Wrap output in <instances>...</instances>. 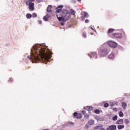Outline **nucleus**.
Listing matches in <instances>:
<instances>
[{
  "instance_id": "1",
  "label": "nucleus",
  "mask_w": 130,
  "mask_h": 130,
  "mask_svg": "<svg viewBox=\"0 0 130 130\" xmlns=\"http://www.w3.org/2000/svg\"><path fill=\"white\" fill-rule=\"evenodd\" d=\"M31 50L30 55L27 56V58L29 59L30 61H32V63H34V61L38 62L42 61L46 63L49 59L51 58V53L45 49L42 44L34 45Z\"/></svg>"
},
{
  "instance_id": "2",
  "label": "nucleus",
  "mask_w": 130,
  "mask_h": 130,
  "mask_svg": "<svg viewBox=\"0 0 130 130\" xmlns=\"http://www.w3.org/2000/svg\"><path fill=\"white\" fill-rule=\"evenodd\" d=\"M56 16L62 26H63L64 25V22L71 18V13L68 10H64L62 11V14L60 15L56 14Z\"/></svg>"
},
{
  "instance_id": "3",
  "label": "nucleus",
  "mask_w": 130,
  "mask_h": 130,
  "mask_svg": "<svg viewBox=\"0 0 130 130\" xmlns=\"http://www.w3.org/2000/svg\"><path fill=\"white\" fill-rule=\"evenodd\" d=\"M107 44L110 47H113V48H115L117 47V44L112 41H109L107 42Z\"/></svg>"
},
{
  "instance_id": "4",
  "label": "nucleus",
  "mask_w": 130,
  "mask_h": 130,
  "mask_svg": "<svg viewBox=\"0 0 130 130\" xmlns=\"http://www.w3.org/2000/svg\"><path fill=\"white\" fill-rule=\"evenodd\" d=\"M26 5H28L29 11H30V12L34 11V9L35 8H34V3L29 2V1H26Z\"/></svg>"
},
{
  "instance_id": "5",
  "label": "nucleus",
  "mask_w": 130,
  "mask_h": 130,
  "mask_svg": "<svg viewBox=\"0 0 130 130\" xmlns=\"http://www.w3.org/2000/svg\"><path fill=\"white\" fill-rule=\"evenodd\" d=\"M81 15H82L81 17V20L82 21L85 20V18H88L89 17V14L87 12H83L81 13Z\"/></svg>"
},
{
  "instance_id": "6",
  "label": "nucleus",
  "mask_w": 130,
  "mask_h": 130,
  "mask_svg": "<svg viewBox=\"0 0 130 130\" xmlns=\"http://www.w3.org/2000/svg\"><path fill=\"white\" fill-rule=\"evenodd\" d=\"M63 8V6L62 5H59L57 7V8H56V9H57L56 11V14H57V15H58V14H59V13L60 12H61V8ZM59 16V14H58Z\"/></svg>"
},
{
  "instance_id": "7",
  "label": "nucleus",
  "mask_w": 130,
  "mask_h": 130,
  "mask_svg": "<svg viewBox=\"0 0 130 130\" xmlns=\"http://www.w3.org/2000/svg\"><path fill=\"white\" fill-rule=\"evenodd\" d=\"M101 53H102V56H105V55H107L108 53H109V51H107V50H105L102 51V52L101 51L99 52L100 54Z\"/></svg>"
},
{
  "instance_id": "8",
  "label": "nucleus",
  "mask_w": 130,
  "mask_h": 130,
  "mask_svg": "<svg viewBox=\"0 0 130 130\" xmlns=\"http://www.w3.org/2000/svg\"><path fill=\"white\" fill-rule=\"evenodd\" d=\"M88 55L91 58H92V57L97 58V54H96V53H91L90 54H88Z\"/></svg>"
},
{
  "instance_id": "9",
  "label": "nucleus",
  "mask_w": 130,
  "mask_h": 130,
  "mask_svg": "<svg viewBox=\"0 0 130 130\" xmlns=\"http://www.w3.org/2000/svg\"><path fill=\"white\" fill-rule=\"evenodd\" d=\"M116 129V125H112L109 126V127L107 128V130H115Z\"/></svg>"
},
{
  "instance_id": "10",
  "label": "nucleus",
  "mask_w": 130,
  "mask_h": 130,
  "mask_svg": "<svg viewBox=\"0 0 130 130\" xmlns=\"http://www.w3.org/2000/svg\"><path fill=\"white\" fill-rule=\"evenodd\" d=\"M73 115L76 118H81L82 117L81 114H78L77 112L74 113Z\"/></svg>"
},
{
  "instance_id": "11",
  "label": "nucleus",
  "mask_w": 130,
  "mask_h": 130,
  "mask_svg": "<svg viewBox=\"0 0 130 130\" xmlns=\"http://www.w3.org/2000/svg\"><path fill=\"white\" fill-rule=\"evenodd\" d=\"M74 122H67L66 123V126H74Z\"/></svg>"
},
{
  "instance_id": "12",
  "label": "nucleus",
  "mask_w": 130,
  "mask_h": 130,
  "mask_svg": "<svg viewBox=\"0 0 130 130\" xmlns=\"http://www.w3.org/2000/svg\"><path fill=\"white\" fill-rule=\"evenodd\" d=\"M113 36L116 38H121V34H113Z\"/></svg>"
},
{
  "instance_id": "13",
  "label": "nucleus",
  "mask_w": 130,
  "mask_h": 130,
  "mask_svg": "<svg viewBox=\"0 0 130 130\" xmlns=\"http://www.w3.org/2000/svg\"><path fill=\"white\" fill-rule=\"evenodd\" d=\"M123 123V119H120L116 122V124H122Z\"/></svg>"
},
{
  "instance_id": "14",
  "label": "nucleus",
  "mask_w": 130,
  "mask_h": 130,
  "mask_svg": "<svg viewBox=\"0 0 130 130\" xmlns=\"http://www.w3.org/2000/svg\"><path fill=\"white\" fill-rule=\"evenodd\" d=\"M84 109H86V110L89 111V110H93L94 108L92 107L87 106V107H84Z\"/></svg>"
},
{
  "instance_id": "15",
  "label": "nucleus",
  "mask_w": 130,
  "mask_h": 130,
  "mask_svg": "<svg viewBox=\"0 0 130 130\" xmlns=\"http://www.w3.org/2000/svg\"><path fill=\"white\" fill-rule=\"evenodd\" d=\"M51 8H52V7L51 5L48 6L47 10V12H48V13H51Z\"/></svg>"
},
{
  "instance_id": "16",
  "label": "nucleus",
  "mask_w": 130,
  "mask_h": 130,
  "mask_svg": "<svg viewBox=\"0 0 130 130\" xmlns=\"http://www.w3.org/2000/svg\"><path fill=\"white\" fill-rule=\"evenodd\" d=\"M95 123V121L93 120H90L88 122V124L89 125H93Z\"/></svg>"
},
{
  "instance_id": "17",
  "label": "nucleus",
  "mask_w": 130,
  "mask_h": 130,
  "mask_svg": "<svg viewBox=\"0 0 130 130\" xmlns=\"http://www.w3.org/2000/svg\"><path fill=\"white\" fill-rule=\"evenodd\" d=\"M122 106L123 108V109H124V110L126 109L127 105L125 103L122 102Z\"/></svg>"
},
{
  "instance_id": "18",
  "label": "nucleus",
  "mask_w": 130,
  "mask_h": 130,
  "mask_svg": "<svg viewBox=\"0 0 130 130\" xmlns=\"http://www.w3.org/2000/svg\"><path fill=\"white\" fill-rule=\"evenodd\" d=\"M118 129H122V128H124V125H118L117 126Z\"/></svg>"
},
{
  "instance_id": "19",
  "label": "nucleus",
  "mask_w": 130,
  "mask_h": 130,
  "mask_svg": "<svg viewBox=\"0 0 130 130\" xmlns=\"http://www.w3.org/2000/svg\"><path fill=\"white\" fill-rule=\"evenodd\" d=\"M102 127V125L100 124L99 125L96 126L94 127V129H99Z\"/></svg>"
},
{
  "instance_id": "20",
  "label": "nucleus",
  "mask_w": 130,
  "mask_h": 130,
  "mask_svg": "<svg viewBox=\"0 0 130 130\" xmlns=\"http://www.w3.org/2000/svg\"><path fill=\"white\" fill-rule=\"evenodd\" d=\"M31 17H32V15H31V14H30V13H28L26 15V18L27 19H31Z\"/></svg>"
},
{
  "instance_id": "21",
  "label": "nucleus",
  "mask_w": 130,
  "mask_h": 130,
  "mask_svg": "<svg viewBox=\"0 0 130 130\" xmlns=\"http://www.w3.org/2000/svg\"><path fill=\"white\" fill-rule=\"evenodd\" d=\"M108 57H109V58H110L111 59L112 58H114V55L113 54H111L109 55Z\"/></svg>"
},
{
  "instance_id": "22",
  "label": "nucleus",
  "mask_w": 130,
  "mask_h": 130,
  "mask_svg": "<svg viewBox=\"0 0 130 130\" xmlns=\"http://www.w3.org/2000/svg\"><path fill=\"white\" fill-rule=\"evenodd\" d=\"M113 32H114V29L113 28H110L108 30V33H113Z\"/></svg>"
},
{
  "instance_id": "23",
  "label": "nucleus",
  "mask_w": 130,
  "mask_h": 130,
  "mask_svg": "<svg viewBox=\"0 0 130 130\" xmlns=\"http://www.w3.org/2000/svg\"><path fill=\"white\" fill-rule=\"evenodd\" d=\"M119 116H120V117H123V113H122V112H120L119 113Z\"/></svg>"
},
{
  "instance_id": "24",
  "label": "nucleus",
  "mask_w": 130,
  "mask_h": 130,
  "mask_svg": "<svg viewBox=\"0 0 130 130\" xmlns=\"http://www.w3.org/2000/svg\"><path fill=\"white\" fill-rule=\"evenodd\" d=\"M94 113H96V114H99L100 113V111L99 110H94Z\"/></svg>"
},
{
  "instance_id": "25",
  "label": "nucleus",
  "mask_w": 130,
  "mask_h": 130,
  "mask_svg": "<svg viewBox=\"0 0 130 130\" xmlns=\"http://www.w3.org/2000/svg\"><path fill=\"white\" fill-rule=\"evenodd\" d=\"M112 120L115 121V120H117V116L115 115L112 118Z\"/></svg>"
},
{
  "instance_id": "26",
  "label": "nucleus",
  "mask_w": 130,
  "mask_h": 130,
  "mask_svg": "<svg viewBox=\"0 0 130 130\" xmlns=\"http://www.w3.org/2000/svg\"><path fill=\"white\" fill-rule=\"evenodd\" d=\"M32 18H36L37 17V14L36 13H33L31 15Z\"/></svg>"
},
{
  "instance_id": "27",
  "label": "nucleus",
  "mask_w": 130,
  "mask_h": 130,
  "mask_svg": "<svg viewBox=\"0 0 130 130\" xmlns=\"http://www.w3.org/2000/svg\"><path fill=\"white\" fill-rule=\"evenodd\" d=\"M125 123H126V124H128L129 123V121L128 120V119H125Z\"/></svg>"
},
{
  "instance_id": "28",
  "label": "nucleus",
  "mask_w": 130,
  "mask_h": 130,
  "mask_svg": "<svg viewBox=\"0 0 130 130\" xmlns=\"http://www.w3.org/2000/svg\"><path fill=\"white\" fill-rule=\"evenodd\" d=\"M71 15H75V11L73 9L71 10Z\"/></svg>"
},
{
  "instance_id": "29",
  "label": "nucleus",
  "mask_w": 130,
  "mask_h": 130,
  "mask_svg": "<svg viewBox=\"0 0 130 130\" xmlns=\"http://www.w3.org/2000/svg\"><path fill=\"white\" fill-rule=\"evenodd\" d=\"M43 20H44V21H48V19H47V17H46V16H44L43 17Z\"/></svg>"
},
{
  "instance_id": "30",
  "label": "nucleus",
  "mask_w": 130,
  "mask_h": 130,
  "mask_svg": "<svg viewBox=\"0 0 130 130\" xmlns=\"http://www.w3.org/2000/svg\"><path fill=\"white\" fill-rule=\"evenodd\" d=\"M104 107H108V106H109V104H108V103H106L104 104Z\"/></svg>"
},
{
  "instance_id": "31",
  "label": "nucleus",
  "mask_w": 130,
  "mask_h": 130,
  "mask_svg": "<svg viewBox=\"0 0 130 130\" xmlns=\"http://www.w3.org/2000/svg\"><path fill=\"white\" fill-rule=\"evenodd\" d=\"M83 37H84V38H86V37H87V36L86 35V33L84 32L83 34Z\"/></svg>"
},
{
  "instance_id": "32",
  "label": "nucleus",
  "mask_w": 130,
  "mask_h": 130,
  "mask_svg": "<svg viewBox=\"0 0 130 130\" xmlns=\"http://www.w3.org/2000/svg\"><path fill=\"white\" fill-rule=\"evenodd\" d=\"M84 117H85V118H89V115H88V114H85V115H84Z\"/></svg>"
},
{
  "instance_id": "33",
  "label": "nucleus",
  "mask_w": 130,
  "mask_h": 130,
  "mask_svg": "<svg viewBox=\"0 0 130 130\" xmlns=\"http://www.w3.org/2000/svg\"><path fill=\"white\" fill-rule=\"evenodd\" d=\"M114 105H115V102H113L110 105L111 106H114Z\"/></svg>"
},
{
  "instance_id": "34",
  "label": "nucleus",
  "mask_w": 130,
  "mask_h": 130,
  "mask_svg": "<svg viewBox=\"0 0 130 130\" xmlns=\"http://www.w3.org/2000/svg\"><path fill=\"white\" fill-rule=\"evenodd\" d=\"M113 110H114V111H117V108H114L113 109Z\"/></svg>"
},
{
  "instance_id": "35",
  "label": "nucleus",
  "mask_w": 130,
  "mask_h": 130,
  "mask_svg": "<svg viewBox=\"0 0 130 130\" xmlns=\"http://www.w3.org/2000/svg\"><path fill=\"white\" fill-rule=\"evenodd\" d=\"M82 114H86V111H82Z\"/></svg>"
},
{
  "instance_id": "36",
  "label": "nucleus",
  "mask_w": 130,
  "mask_h": 130,
  "mask_svg": "<svg viewBox=\"0 0 130 130\" xmlns=\"http://www.w3.org/2000/svg\"><path fill=\"white\" fill-rule=\"evenodd\" d=\"M46 17H47V18H50V15L47 14Z\"/></svg>"
},
{
  "instance_id": "37",
  "label": "nucleus",
  "mask_w": 130,
  "mask_h": 130,
  "mask_svg": "<svg viewBox=\"0 0 130 130\" xmlns=\"http://www.w3.org/2000/svg\"><path fill=\"white\" fill-rule=\"evenodd\" d=\"M38 22L39 23V24H42V21L41 20H38Z\"/></svg>"
},
{
  "instance_id": "38",
  "label": "nucleus",
  "mask_w": 130,
  "mask_h": 130,
  "mask_svg": "<svg viewBox=\"0 0 130 130\" xmlns=\"http://www.w3.org/2000/svg\"><path fill=\"white\" fill-rule=\"evenodd\" d=\"M85 22V23H89V20L86 19Z\"/></svg>"
},
{
  "instance_id": "39",
  "label": "nucleus",
  "mask_w": 130,
  "mask_h": 130,
  "mask_svg": "<svg viewBox=\"0 0 130 130\" xmlns=\"http://www.w3.org/2000/svg\"><path fill=\"white\" fill-rule=\"evenodd\" d=\"M37 2H38V3H41V2H42V0H37Z\"/></svg>"
},
{
  "instance_id": "40",
  "label": "nucleus",
  "mask_w": 130,
  "mask_h": 130,
  "mask_svg": "<svg viewBox=\"0 0 130 130\" xmlns=\"http://www.w3.org/2000/svg\"><path fill=\"white\" fill-rule=\"evenodd\" d=\"M29 3H32V2H34L35 0H29Z\"/></svg>"
},
{
  "instance_id": "41",
  "label": "nucleus",
  "mask_w": 130,
  "mask_h": 130,
  "mask_svg": "<svg viewBox=\"0 0 130 130\" xmlns=\"http://www.w3.org/2000/svg\"><path fill=\"white\" fill-rule=\"evenodd\" d=\"M10 80L11 82H12V81H13V79L12 78H10Z\"/></svg>"
},
{
  "instance_id": "42",
  "label": "nucleus",
  "mask_w": 130,
  "mask_h": 130,
  "mask_svg": "<svg viewBox=\"0 0 130 130\" xmlns=\"http://www.w3.org/2000/svg\"><path fill=\"white\" fill-rule=\"evenodd\" d=\"M90 28H91L92 29V30H93L94 31V29H93V27H90Z\"/></svg>"
},
{
  "instance_id": "43",
  "label": "nucleus",
  "mask_w": 130,
  "mask_h": 130,
  "mask_svg": "<svg viewBox=\"0 0 130 130\" xmlns=\"http://www.w3.org/2000/svg\"><path fill=\"white\" fill-rule=\"evenodd\" d=\"M101 130H105L104 128H101Z\"/></svg>"
},
{
  "instance_id": "44",
  "label": "nucleus",
  "mask_w": 130,
  "mask_h": 130,
  "mask_svg": "<svg viewBox=\"0 0 130 130\" xmlns=\"http://www.w3.org/2000/svg\"><path fill=\"white\" fill-rule=\"evenodd\" d=\"M78 1V2H81V1H82V0H77Z\"/></svg>"
},
{
  "instance_id": "45",
  "label": "nucleus",
  "mask_w": 130,
  "mask_h": 130,
  "mask_svg": "<svg viewBox=\"0 0 130 130\" xmlns=\"http://www.w3.org/2000/svg\"><path fill=\"white\" fill-rule=\"evenodd\" d=\"M24 2H27V0H23Z\"/></svg>"
},
{
  "instance_id": "46",
  "label": "nucleus",
  "mask_w": 130,
  "mask_h": 130,
  "mask_svg": "<svg viewBox=\"0 0 130 130\" xmlns=\"http://www.w3.org/2000/svg\"><path fill=\"white\" fill-rule=\"evenodd\" d=\"M91 35H93V34L91 33Z\"/></svg>"
}]
</instances>
